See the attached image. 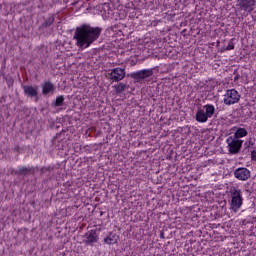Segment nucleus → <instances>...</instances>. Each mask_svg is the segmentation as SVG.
Masks as SVG:
<instances>
[{
    "label": "nucleus",
    "mask_w": 256,
    "mask_h": 256,
    "mask_svg": "<svg viewBox=\"0 0 256 256\" xmlns=\"http://www.w3.org/2000/svg\"><path fill=\"white\" fill-rule=\"evenodd\" d=\"M101 36V28L92 27L89 24H82L78 26L74 33V39L79 49H87L91 47L95 41Z\"/></svg>",
    "instance_id": "obj_1"
},
{
    "label": "nucleus",
    "mask_w": 256,
    "mask_h": 256,
    "mask_svg": "<svg viewBox=\"0 0 256 256\" xmlns=\"http://www.w3.org/2000/svg\"><path fill=\"white\" fill-rule=\"evenodd\" d=\"M243 207V192L236 187L230 190V210L237 213Z\"/></svg>",
    "instance_id": "obj_2"
},
{
    "label": "nucleus",
    "mask_w": 256,
    "mask_h": 256,
    "mask_svg": "<svg viewBox=\"0 0 256 256\" xmlns=\"http://www.w3.org/2000/svg\"><path fill=\"white\" fill-rule=\"evenodd\" d=\"M213 115H215V106L206 104L197 111L196 121H198V123H207Z\"/></svg>",
    "instance_id": "obj_3"
},
{
    "label": "nucleus",
    "mask_w": 256,
    "mask_h": 256,
    "mask_svg": "<svg viewBox=\"0 0 256 256\" xmlns=\"http://www.w3.org/2000/svg\"><path fill=\"white\" fill-rule=\"evenodd\" d=\"M226 143L228 145V151L232 155H237L241 151V147H243V140H239L233 136L228 137Z\"/></svg>",
    "instance_id": "obj_4"
},
{
    "label": "nucleus",
    "mask_w": 256,
    "mask_h": 256,
    "mask_svg": "<svg viewBox=\"0 0 256 256\" xmlns=\"http://www.w3.org/2000/svg\"><path fill=\"white\" fill-rule=\"evenodd\" d=\"M241 100V95L235 89H229L224 94V105H235V103H239Z\"/></svg>",
    "instance_id": "obj_5"
},
{
    "label": "nucleus",
    "mask_w": 256,
    "mask_h": 256,
    "mask_svg": "<svg viewBox=\"0 0 256 256\" xmlns=\"http://www.w3.org/2000/svg\"><path fill=\"white\" fill-rule=\"evenodd\" d=\"M237 7L241 11H247V13H253L256 5V0H237Z\"/></svg>",
    "instance_id": "obj_6"
},
{
    "label": "nucleus",
    "mask_w": 256,
    "mask_h": 256,
    "mask_svg": "<svg viewBox=\"0 0 256 256\" xmlns=\"http://www.w3.org/2000/svg\"><path fill=\"white\" fill-rule=\"evenodd\" d=\"M153 70L151 69H144L137 72H134L131 74L132 79H135V81H143V79H147L149 77H152Z\"/></svg>",
    "instance_id": "obj_7"
},
{
    "label": "nucleus",
    "mask_w": 256,
    "mask_h": 256,
    "mask_svg": "<svg viewBox=\"0 0 256 256\" xmlns=\"http://www.w3.org/2000/svg\"><path fill=\"white\" fill-rule=\"evenodd\" d=\"M111 81H115L116 83L119 81H123L125 79V69L123 68H114L111 73H109Z\"/></svg>",
    "instance_id": "obj_8"
},
{
    "label": "nucleus",
    "mask_w": 256,
    "mask_h": 256,
    "mask_svg": "<svg viewBox=\"0 0 256 256\" xmlns=\"http://www.w3.org/2000/svg\"><path fill=\"white\" fill-rule=\"evenodd\" d=\"M234 177L239 181H247L251 177V171L247 168H238L234 171Z\"/></svg>",
    "instance_id": "obj_9"
},
{
    "label": "nucleus",
    "mask_w": 256,
    "mask_h": 256,
    "mask_svg": "<svg viewBox=\"0 0 256 256\" xmlns=\"http://www.w3.org/2000/svg\"><path fill=\"white\" fill-rule=\"evenodd\" d=\"M54 142L58 143L57 148L60 151H63L65 149V130L62 129L60 133H57L56 136L54 137Z\"/></svg>",
    "instance_id": "obj_10"
},
{
    "label": "nucleus",
    "mask_w": 256,
    "mask_h": 256,
    "mask_svg": "<svg viewBox=\"0 0 256 256\" xmlns=\"http://www.w3.org/2000/svg\"><path fill=\"white\" fill-rule=\"evenodd\" d=\"M99 241V236L97 235V231L90 230L86 234V245H92L93 243H97Z\"/></svg>",
    "instance_id": "obj_11"
},
{
    "label": "nucleus",
    "mask_w": 256,
    "mask_h": 256,
    "mask_svg": "<svg viewBox=\"0 0 256 256\" xmlns=\"http://www.w3.org/2000/svg\"><path fill=\"white\" fill-rule=\"evenodd\" d=\"M41 88L43 95H49V93H53V91H55V86L50 81L42 83Z\"/></svg>",
    "instance_id": "obj_12"
},
{
    "label": "nucleus",
    "mask_w": 256,
    "mask_h": 256,
    "mask_svg": "<svg viewBox=\"0 0 256 256\" xmlns=\"http://www.w3.org/2000/svg\"><path fill=\"white\" fill-rule=\"evenodd\" d=\"M24 93L25 95H28V97H35L37 101V97L39 93L37 92L38 87H33V86H24Z\"/></svg>",
    "instance_id": "obj_13"
},
{
    "label": "nucleus",
    "mask_w": 256,
    "mask_h": 256,
    "mask_svg": "<svg viewBox=\"0 0 256 256\" xmlns=\"http://www.w3.org/2000/svg\"><path fill=\"white\" fill-rule=\"evenodd\" d=\"M31 173H33V169L25 166H19L17 170H12L14 175H29Z\"/></svg>",
    "instance_id": "obj_14"
},
{
    "label": "nucleus",
    "mask_w": 256,
    "mask_h": 256,
    "mask_svg": "<svg viewBox=\"0 0 256 256\" xmlns=\"http://www.w3.org/2000/svg\"><path fill=\"white\" fill-rule=\"evenodd\" d=\"M248 133L245 128H238L234 133V139H241L243 137H247Z\"/></svg>",
    "instance_id": "obj_15"
},
{
    "label": "nucleus",
    "mask_w": 256,
    "mask_h": 256,
    "mask_svg": "<svg viewBox=\"0 0 256 256\" xmlns=\"http://www.w3.org/2000/svg\"><path fill=\"white\" fill-rule=\"evenodd\" d=\"M55 23V16H50L48 19H46L43 23H42V27H44L45 29H47V27H51V24Z\"/></svg>",
    "instance_id": "obj_16"
},
{
    "label": "nucleus",
    "mask_w": 256,
    "mask_h": 256,
    "mask_svg": "<svg viewBox=\"0 0 256 256\" xmlns=\"http://www.w3.org/2000/svg\"><path fill=\"white\" fill-rule=\"evenodd\" d=\"M128 87L129 85L120 83L115 86V91L116 93H123V91H125Z\"/></svg>",
    "instance_id": "obj_17"
},
{
    "label": "nucleus",
    "mask_w": 256,
    "mask_h": 256,
    "mask_svg": "<svg viewBox=\"0 0 256 256\" xmlns=\"http://www.w3.org/2000/svg\"><path fill=\"white\" fill-rule=\"evenodd\" d=\"M104 243H106V245H114V243H117V240L115 236L109 235L104 239Z\"/></svg>",
    "instance_id": "obj_18"
},
{
    "label": "nucleus",
    "mask_w": 256,
    "mask_h": 256,
    "mask_svg": "<svg viewBox=\"0 0 256 256\" xmlns=\"http://www.w3.org/2000/svg\"><path fill=\"white\" fill-rule=\"evenodd\" d=\"M63 101H65V98L63 96H58L54 102V107H61V105H63Z\"/></svg>",
    "instance_id": "obj_19"
},
{
    "label": "nucleus",
    "mask_w": 256,
    "mask_h": 256,
    "mask_svg": "<svg viewBox=\"0 0 256 256\" xmlns=\"http://www.w3.org/2000/svg\"><path fill=\"white\" fill-rule=\"evenodd\" d=\"M227 51H233V49H235V44L233 43V41H230L226 47Z\"/></svg>",
    "instance_id": "obj_20"
},
{
    "label": "nucleus",
    "mask_w": 256,
    "mask_h": 256,
    "mask_svg": "<svg viewBox=\"0 0 256 256\" xmlns=\"http://www.w3.org/2000/svg\"><path fill=\"white\" fill-rule=\"evenodd\" d=\"M251 160L256 161V151L255 150L251 152Z\"/></svg>",
    "instance_id": "obj_21"
}]
</instances>
